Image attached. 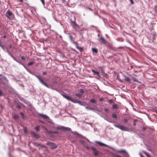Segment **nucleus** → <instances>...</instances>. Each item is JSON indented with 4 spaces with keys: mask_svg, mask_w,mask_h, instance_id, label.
Wrapping results in <instances>:
<instances>
[{
    "mask_svg": "<svg viewBox=\"0 0 157 157\" xmlns=\"http://www.w3.org/2000/svg\"><path fill=\"white\" fill-rule=\"evenodd\" d=\"M41 84L46 87L52 90H55L58 93L61 92L60 90L61 89H60L59 86H57V82L56 81H53L50 84H48L44 81L43 80Z\"/></svg>",
    "mask_w": 157,
    "mask_h": 157,
    "instance_id": "nucleus-1",
    "label": "nucleus"
},
{
    "mask_svg": "<svg viewBox=\"0 0 157 157\" xmlns=\"http://www.w3.org/2000/svg\"><path fill=\"white\" fill-rule=\"evenodd\" d=\"M56 129L57 130L59 129L62 130L63 131H70L72 133H73L74 134L77 135L82 138H86L85 136L82 135L81 134L78 133L76 131H72L71 128L69 127H65L63 126H60L56 127Z\"/></svg>",
    "mask_w": 157,
    "mask_h": 157,
    "instance_id": "nucleus-2",
    "label": "nucleus"
},
{
    "mask_svg": "<svg viewBox=\"0 0 157 157\" xmlns=\"http://www.w3.org/2000/svg\"><path fill=\"white\" fill-rule=\"evenodd\" d=\"M114 126L122 131H129V129L127 127L120 124H114Z\"/></svg>",
    "mask_w": 157,
    "mask_h": 157,
    "instance_id": "nucleus-3",
    "label": "nucleus"
},
{
    "mask_svg": "<svg viewBox=\"0 0 157 157\" xmlns=\"http://www.w3.org/2000/svg\"><path fill=\"white\" fill-rule=\"evenodd\" d=\"M90 105H91V104H90L89 105L84 102L82 106H84L87 110L94 111L95 109V107H96V106H95L94 108H93L92 106H90Z\"/></svg>",
    "mask_w": 157,
    "mask_h": 157,
    "instance_id": "nucleus-4",
    "label": "nucleus"
},
{
    "mask_svg": "<svg viewBox=\"0 0 157 157\" xmlns=\"http://www.w3.org/2000/svg\"><path fill=\"white\" fill-rule=\"evenodd\" d=\"M61 92H59V93L62 95L63 97L66 98L68 100L70 101L71 97L68 95V94L63 92L62 90H60Z\"/></svg>",
    "mask_w": 157,
    "mask_h": 157,
    "instance_id": "nucleus-5",
    "label": "nucleus"
},
{
    "mask_svg": "<svg viewBox=\"0 0 157 157\" xmlns=\"http://www.w3.org/2000/svg\"><path fill=\"white\" fill-rule=\"evenodd\" d=\"M90 149H91L93 151L94 155L95 157L98 156L99 155V151L95 147L91 146Z\"/></svg>",
    "mask_w": 157,
    "mask_h": 157,
    "instance_id": "nucleus-6",
    "label": "nucleus"
},
{
    "mask_svg": "<svg viewBox=\"0 0 157 157\" xmlns=\"http://www.w3.org/2000/svg\"><path fill=\"white\" fill-rule=\"evenodd\" d=\"M46 144L47 145L50 146V148L52 150L55 149L57 147V146L54 143L48 141Z\"/></svg>",
    "mask_w": 157,
    "mask_h": 157,
    "instance_id": "nucleus-7",
    "label": "nucleus"
},
{
    "mask_svg": "<svg viewBox=\"0 0 157 157\" xmlns=\"http://www.w3.org/2000/svg\"><path fill=\"white\" fill-rule=\"evenodd\" d=\"M18 97L19 99H20L22 101H23L25 104L27 105L29 108H32V105L30 102L25 100L21 97L18 96Z\"/></svg>",
    "mask_w": 157,
    "mask_h": 157,
    "instance_id": "nucleus-8",
    "label": "nucleus"
},
{
    "mask_svg": "<svg viewBox=\"0 0 157 157\" xmlns=\"http://www.w3.org/2000/svg\"><path fill=\"white\" fill-rule=\"evenodd\" d=\"M30 134L33 137L36 139H38L40 138V136L39 135L33 131H30Z\"/></svg>",
    "mask_w": 157,
    "mask_h": 157,
    "instance_id": "nucleus-9",
    "label": "nucleus"
},
{
    "mask_svg": "<svg viewBox=\"0 0 157 157\" xmlns=\"http://www.w3.org/2000/svg\"><path fill=\"white\" fill-rule=\"evenodd\" d=\"M29 73L36 77L38 79L40 82L41 83H42L43 80L40 76L38 75H36L34 72L31 71H30Z\"/></svg>",
    "mask_w": 157,
    "mask_h": 157,
    "instance_id": "nucleus-10",
    "label": "nucleus"
},
{
    "mask_svg": "<svg viewBox=\"0 0 157 157\" xmlns=\"http://www.w3.org/2000/svg\"><path fill=\"white\" fill-rule=\"evenodd\" d=\"M103 118H104L105 120L111 123L112 122V121L111 117L109 116L107 114H105Z\"/></svg>",
    "mask_w": 157,
    "mask_h": 157,
    "instance_id": "nucleus-11",
    "label": "nucleus"
},
{
    "mask_svg": "<svg viewBox=\"0 0 157 157\" xmlns=\"http://www.w3.org/2000/svg\"><path fill=\"white\" fill-rule=\"evenodd\" d=\"M13 13L10 10H8L6 13V16L8 18L10 19L12 16L13 15Z\"/></svg>",
    "mask_w": 157,
    "mask_h": 157,
    "instance_id": "nucleus-12",
    "label": "nucleus"
},
{
    "mask_svg": "<svg viewBox=\"0 0 157 157\" xmlns=\"http://www.w3.org/2000/svg\"><path fill=\"white\" fill-rule=\"evenodd\" d=\"M79 142L82 144L84 147H85L86 149L89 150L90 149V147L86 145L85 143V142L82 140H80Z\"/></svg>",
    "mask_w": 157,
    "mask_h": 157,
    "instance_id": "nucleus-13",
    "label": "nucleus"
},
{
    "mask_svg": "<svg viewBox=\"0 0 157 157\" xmlns=\"http://www.w3.org/2000/svg\"><path fill=\"white\" fill-rule=\"evenodd\" d=\"M32 143L34 146L36 147L40 146L42 147H46V146H45L43 144H41L40 143L38 144L37 143L35 142H33Z\"/></svg>",
    "mask_w": 157,
    "mask_h": 157,
    "instance_id": "nucleus-14",
    "label": "nucleus"
},
{
    "mask_svg": "<svg viewBox=\"0 0 157 157\" xmlns=\"http://www.w3.org/2000/svg\"><path fill=\"white\" fill-rule=\"evenodd\" d=\"M38 115H39L42 118H43L46 119V120H49V117L47 115L45 114H43L42 113H39L38 114Z\"/></svg>",
    "mask_w": 157,
    "mask_h": 157,
    "instance_id": "nucleus-15",
    "label": "nucleus"
},
{
    "mask_svg": "<svg viewBox=\"0 0 157 157\" xmlns=\"http://www.w3.org/2000/svg\"><path fill=\"white\" fill-rule=\"evenodd\" d=\"M70 21L71 24L73 28H76L78 26V25L76 23L75 21H72L71 20H70Z\"/></svg>",
    "mask_w": 157,
    "mask_h": 157,
    "instance_id": "nucleus-16",
    "label": "nucleus"
},
{
    "mask_svg": "<svg viewBox=\"0 0 157 157\" xmlns=\"http://www.w3.org/2000/svg\"><path fill=\"white\" fill-rule=\"evenodd\" d=\"M89 102H90V103L93 104V105H91L93 106V107H92L93 108H94V107L95 106H94V104H97V101L94 98L91 99L90 100Z\"/></svg>",
    "mask_w": 157,
    "mask_h": 157,
    "instance_id": "nucleus-17",
    "label": "nucleus"
},
{
    "mask_svg": "<svg viewBox=\"0 0 157 157\" xmlns=\"http://www.w3.org/2000/svg\"><path fill=\"white\" fill-rule=\"evenodd\" d=\"M117 152H122L125 154L126 155V157H129L128 154L126 151L125 150L123 149H121L120 150H118Z\"/></svg>",
    "mask_w": 157,
    "mask_h": 157,
    "instance_id": "nucleus-18",
    "label": "nucleus"
},
{
    "mask_svg": "<svg viewBox=\"0 0 157 157\" xmlns=\"http://www.w3.org/2000/svg\"><path fill=\"white\" fill-rule=\"evenodd\" d=\"M95 143L97 144H98L100 146H105V147H108V146L103 143H102L100 141H95Z\"/></svg>",
    "mask_w": 157,
    "mask_h": 157,
    "instance_id": "nucleus-19",
    "label": "nucleus"
},
{
    "mask_svg": "<svg viewBox=\"0 0 157 157\" xmlns=\"http://www.w3.org/2000/svg\"><path fill=\"white\" fill-rule=\"evenodd\" d=\"M46 125L49 129H52L54 128V124H46Z\"/></svg>",
    "mask_w": 157,
    "mask_h": 157,
    "instance_id": "nucleus-20",
    "label": "nucleus"
},
{
    "mask_svg": "<svg viewBox=\"0 0 157 157\" xmlns=\"http://www.w3.org/2000/svg\"><path fill=\"white\" fill-rule=\"evenodd\" d=\"M70 101L75 103H78V100H77L76 99H73L71 97Z\"/></svg>",
    "mask_w": 157,
    "mask_h": 157,
    "instance_id": "nucleus-21",
    "label": "nucleus"
},
{
    "mask_svg": "<svg viewBox=\"0 0 157 157\" xmlns=\"http://www.w3.org/2000/svg\"><path fill=\"white\" fill-rule=\"evenodd\" d=\"M20 114L23 119L25 120L26 119L27 117L25 115L24 113L23 112H21L20 113Z\"/></svg>",
    "mask_w": 157,
    "mask_h": 157,
    "instance_id": "nucleus-22",
    "label": "nucleus"
},
{
    "mask_svg": "<svg viewBox=\"0 0 157 157\" xmlns=\"http://www.w3.org/2000/svg\"><path fill=\"white\" fill-rule=\"evenodd\" d=\"M98 40H101V41L104 44H106V42L105 40L102 36H101L98 39Z\"/></svg>",
    "mask_w": 157,
    "mask_h": 157,
    "instance_id": "nucleus-23",
    "label": "nucleus"
},
{
    "mask_svg": "<svg viewBox=\"0 0 157 157\" xmlns=\"http://www.w3.org/2000/svg\"><path fill=\"white\" fill-rule=\"evenodd\" d=\"M91 71L92 72L94 73L93 75H98V74L99 73V71H95L93 69H92L91 70Z\"/></svg>",
    "mask_w": 157,
    "mask_h": 157,
    "instance_id": "nucleus-24",
    "label": "nucleus"
},
{
    "mask_svg": "<svg viewBox=\"0 0 157 157\" xmlns=\"http://www.w3.org/2000/svg\"><path fill=\"white\" fill-rule=\"evenodd\" d=\"M92 51L93 53L97 54L98 53V50L96 48H92Z\"/></svg>",
    "mask_w": 157,
    "mask_h": 157,
    "instance_id": "nucleus-25",
    "label": "nucleus"
},
{
    "mask_svg": "<svg viewBox=\"0 0 157 157\" xmlns=\"http://www.w3.org/2000/svg\"><path fill=\"white\" fill-rule=\"evenodd\" d=\"M58 133L59 132L58 131L49 130L48 134H58Z\"/></svg>",
    "mask_w": 157,
    "mask_h": 157,
    "instance_id": "nucleus-26",
    "label": "nucleus"
},
{
    "mask_svg": "<svg viewBox=\"0 0 157 157\" xmlns=\"http://www.w3.org/2000/svg\"><path fill=\"white\" fill-rule=\"evenodd\" d=\"M40 126L39 125L36 126L35 128V130L37 132H38L40 131Z\"/></svg>",
    "mask_w": 157,
    "mask_h": 157,
    "instance_id": "nucleus-27",
    "label": "nucleus"
},
{
    "mask_svg": "<svg viewBox=\"0 0 157 157\" xmlns=\"http://www.w3.org/2000/svg\"><path fill=\"white\" fill-rule=\"evenodd\" d=\"M124 80L126 81L130 82V78L128 77H127L125 75H124Z\"/></svg>",
    "mask_w": 157,
    "mask_h": 157,
    "instance_id": "nucleus-28",
    "label": "nucleus"
},
{
    "mask_svg": "<svg viewBox=\"0 0 157 157\" xmlns=\"http://www.w3.org/2000/svg\"><path fill=\"white\" fill-rule=\"evenodd\" d=\"M41 127L44 129L45 130V131L48 133V132H49V130H48V128L46 127L45 126H43V125H42L41 126Z\"/></svg>",
    "mask_w": 157,
    "mask_h": 157,
    "instance_id": "nucleus-29",
    "label": "nucleus"
},
{
    "mask_svg": "<svg viewBox=\"0 0 157 157\" xmlns=\"http://www.w3.org/2000/svg\"><path fill=\"white\" fill-rule=\"evenodd\" d=\"M19 116L16 114H14L13 116V118L15 120H17L19 119Z\"/></svg>",
    "mask_w": 157,
    "mask_h": 157,
    "instance_id": "nucleus-30",
    "label": "nucleus"
},
{
    "mask_svg": "<svg viewBox=\"0 0 157 157\" xmlns=\"http://www.w3.org/2000/svg\"><path fill=\"white\" fill-rule=\"evenodd\" d=\"M99 70L101 71V73L103 74V73H104L105 71L103 69V68L101 67H99Z\"/></svg>",
    "mask_w": 157,
    "mask_h": 157,
    "instance_id": "nucleus-31",
    "label": "nucleus"
},
{
    "mask_svg": "<svg viewBox=\"0 0 157 157\" xmlns=\"http://www.w3.org/2000/svg\"><path fill=\"white\" fill-rule=\"evenodd\" d=\"M68 34L69 35V38L71 42L73 43V42H74L73 40V37L71 35L70 33H68Z\"/></svg>",
    "mask_w": 157,
    "mask_h": 157,
    "instance_id": "nucleus-32",
    "label": "nucleus"
},
{
    "mask_svg": "<svg viewBox=\"0 0 157 157\" xmlns=\"http://www.w3.org/2000/svg\"><path fill=\"white\" fill-rule=\"evenodd\" d=\"M23 131L24 133L25 134H27L28 133L27 128L26 127H24L23 128Z\"/></svg>",
    "mask_w": 157,
    "mask_h": 157,
    "instance_id": "nucleus-33",
    "label": "nucleus"
},
{
    "mask_svg": "<svg viewBox=\"0 0 157 157\" xmlns=\"http://www.w3.org/2000/svg\"><path fill=\"white\" fill-rule=\"evenodd\" d=\"M48 121L47 123L46 124H54V123L52 122V120L49 118V120H48Z\"/></svg>",
    "mask_w": 157,
    "mask_h": 157,
    "instance_id": "nucleus-34",
    "label": "nucleus"
},
{
    "mask_svg": "<svg viewBox=\"0 0 157 157\" xmlns=\"http://www.w3.org/2000/svg\"><path fill=\"white\" fill-rule=\"evenodd\" d=\"M2 48L5 52H7L9 50L7 47H6L4 46L3 47H2Z\"/></svg>",
    "mask_w": 157,
    "mask_h": 157,
    "instance_id": "nucleus-35",
    "label": "nucleus"
},
{
    "mask_svg": "<svg viewBox=\"0 0 157 157\" xmlns=\"http://www.w3.org/2000/svg\"><path fill=\"white\" fill-rule=\"evenodd\" d=\"M79 92L80 93V94L81 95L83 94L85 92L84 90L82 88H80L79 89Z\"/></svg>",
    "mask_w": 157,
    "mask_h": 157,
    "instance_id": "nucleus-36",
    "label": "nucleus"
},
{
    "mask_svg": "<svg viewBox=\"0 0 157 157\" xmlns=\"http://www.w3.org/2000/svg\"><path fill=\"white\" fill-rule=\"evenodd\" d=\"M75 95L79 98H81L82 97V95L79 93H75Z\"/></svg>",
    "mask_w": 157,
    "mask_h": 157,
    "instance_id": "nucleus-37",
    "label": "nucleus"
},
{
    "mask_svg": "<svg viewBox=\"0 0 157 157\" xmlns=\"http://www.w3.org/2000/svg\"><path fill=\"white\" fill-rule=\"evenodd\" d=\"M132 79L133 80V81L135 82H137L138 83H140V82L138 81V80L137 79H136V78L135 77H132Z\"/></svg>",
    "mask_w": 157,
    "mask_h": 157,
    "instance_id": "nucleus-38",
    "label": "nucleus"
},
{
    "mask_svg": "<svg viewBox=\"0 0 157 157\" xmlns=\"http://www.w3.org/2000/svg\"><path fill=\"white\" fill-rule=\"evenodd\" d=\"M112 108L114 109H117L118 108V106L116 104H114L112 106Z\"/></svg>",
    "mask_w": 157,
    "mask_h": 157,
    "instance_id": "nucleus-39",
    "label": "nucleus"
},
{
    "mask_svg": "<svg viewBox=\"0 0 157 157\" xmlns=\"http://www.w3.org/2000/svg\"><path fill=\"white\" fill-rule=\"evenodd\" d=\"M112 117L114 118L117 119V117L116 114L115 113H113L112 115Z\"/></svg>",
    "mask_w": 157,
    "mask_h": 157,
    "instance_id": "nucleus-40",
    "label": "nucleus"
},
{
    "mask_svg": "<svg viewBox=\"0 0 157 157\" xmlns=\"http://www.w3.org/2000/svg\"><path fill=\"white\" fill-rule=\"evenodd\" d=\"M113 155L112 156L113 157H122L121 156L116 154H115L113 153L112 154Z\"/></svg>",
    "mask_w": 157,
    "mask_h": 157,
    "instance_id": "nucleus-41",
    "label": "nucleus"
},
{
    "mask_svg": "<svg viewBox=\"0 0 157 157\" xmlns=\"http://www.w3.org/2000/svg\"><path fill=\"white\" fill-rule=\"evenodd\" d=\"M77 49L79 50L80 52H82L83 50V48L82 47L79 46L78 47Z\"/></svg>",
    "mask_w": 157,
    "mask_h": 157,
    "instance_id": "nucleus-42",
    "label": "nucleus"
},
{
    "mask_svg": "<svg viewBox=\"0 0 157 157\" xmlns=\"http://www.w3.org/2000/svg\"><path fill=\"white\" fill-rule=\"evenodd\" d=\"M16 107L17 108V109H21V105H19V104H17L16 106Z\"/></svg>",
    "mask_w": 157,
    "mask_h": 157,
    "instance_id": "nucleus-43",
    "label": "nucleus"
},
{
    "mask_svg": "<svg viewBox=\"0 0 157 157\" xmlns=\"http://www.w3.org/2000/svg\"><path fill=\"white\" fill-rule=\"evenodd\" d=\"M102 75L103 76H105L106 78H108L109 77V75L105 73V72H104V73H103Z\"/></svg>",
    "mask_w": 157,
    "mask_h": 157,
    "instance_id": "nucleus-44",
    "label": "nucleus"
},
{
    "mask_svg": "<svg viewBox=\"0 0 157 157\" xmlns=\"http://www.w3.org/2000/svg\"><path fill=\"white\" fill-rule=\"evenodd\" d=\"M73 44H74L75 45V47L77 48H78V47H79V46H78V43H77L76 42H75V41L73 42Z\"/></svg>",
    "mask_w": 157,
    "mask_h": 157,
    "instance_id": "nucleus-45",
    "label": "nucleus"
},
{
    "mask_svg": "<svg viewBox=\"0 0 157 157\" xmlns=\"http://www.w3.org/2000/svg\"><path fill=\"white\" fill-rule=\"evenodd\" d=\"M34 62L33 61L30 62H29V63H28V66H30L32 65L33 64H34Z\"/></svg>",
    "mask_w": 157,
    "mask_h": 157,
    "instance_id": "nucleus-46",
    "label": "nucleus"
},
{
    "mask_svg": "<svg viewBox=\"0 0 157 157\" xmlns=\"http://www.w3.org/2000/svg\"><path fill=\"white\" fill-rule=\"evenodd\" d=\"M7 52L8 53V54H9V56H10L11 57H13V55L10 52V51L8 50Z\"/></svg>",
    "mask_w": 157,
    "mask_h": 157,
    "instance_id": "nucleus-47",
    "label": "nucleus"
},
{
    "mask_svg": "<svg viewBox=\"0 0 157 157\" xmlns=\"http://www.w3.org/2000/svg\"><path fill=\"white\" fill-rule=\"evenodd\" d=\"M143 152L147 157H148L149 155L147 152L145 151H143Z\"/></svg>",
    "mask_w": 157,
    "mask_h": 157,
    "instance_id": "nucleus-48",
    "label": "nucleus"
},
{
    "mask_svg": "<svg viewBox=\"0 0 157 157\" xmlns=\"http://www.w3.org/2000/svg\"><path fill=\"white\" fill-rule=\"evenodd\" d=\"M84 102L81 101H78V103L80 105H82L83 104Z\"/></svg>",
    "mask_w": 157,
    "mask_h": 157,
    "instance_id": "nucleus-49",
    "label": "nucleus"
},
{
    "mask_svg": "<svg viewBox=\"0 0 157 157\" xmlns=\"http://www.w3.org/2000/svg\"><path fill=\"white\" fill-rule=\"evenodd\" d=\"M108 102H109V103L110 104H112L113 102V100L111 99L109 100H108Z\"/></svg>",
    "mask_w": 157,
    "mask_h": 157,
    "instance_id": "nucleus-50",
    "label": "nucleus"
},
{
    "mask_svg": "<svg viewBox=\"0 0 157 157\" xmlns=\"http://www.w3.org/2000/svg\"><path fill=\"white\" fill-rule=\"evenodd\" d=\"M38 121L39 122H41L42 123H43V124H46V123L44 122V121H42L40 120H38Z\"/></svg>",
    "mask_w": 157,
    "mask_h": 157,
    "instance_id": "nucleus-51",
    "label": "nucleus"
},
{
    "mask_svg": "<svg viewBox=\"0 0 157 157\" xmlns=\"http://www.w3.org/2000/svg\"><path fill=\"white\" fill-rule=\"evenodd\" d=\"M99 114L100 116L104 118V115H105V114H104L103 113H102L101 114Z\"/></svg>",
    "mask_w": 157,
    "mask_h": 157,
    "instance_id": "nucleus-52",
    "label": "nucleus"
},
{
    "mask_svg": "<svg viewBox=\"0 0 157 157\" xmlns=\"http://www.w3.org/2000/svg\"><path fill=\"white\" fill-rule=\"evenodd\" d=\"M43 5H45V1L44 0H40Z\"/></svg>",
    "mask_w": 157,
    "mask_h": 157,
    "instance_id": "nucleus-53",
    "label": "nucleus"
},
{
    "mask_svg": "<svg viewBox=\"0 0 157 157\" xmlns=\"http://www.w3.org/2000/svg\"><path fill=\"white\" fill-rule=\"evenodd\" d=\"M21 58L22 60H25V57L23 56H21Z\"/></svg>",
    "mask_w": 157,
    "mask_h": 157,
    "instance_id": "nucleus-54",
    "label": "nucleus"
},
{
    "mask_svg": "<svg viewBox=\"0 0 157 157\" xmlns=\"http://www.w3.org/2000/svg\"><path fill=\"white\" fill-rule=\"evenodd\" d=\"M97 15L100 18H101L103 19V20L105 19L103 17L101 16L100 15H99L98 13L97 14Z\"/></svg>",
    "mask_w": 157,
    "mask_h": 157,
    "instance_id": "nucleus-55",
    "label": "nucleus"
},
{
    "mask_svg": "<svg viewBox=\"0 0 157 157\" xmlns=\"http://www.w3.org/2000/svg\"><path fill=\"white\" fill-rule=\"evenodd\" d=\"M61 56L62 58H66L67 57L65 56V55L64 54H62Z\"/></svg>",
    "mask_w": 157,
    "mask_h": 157,
    "instance_id": "nucleus-56",
    "label": "nucleus"
},
{
    "mask_svg": "<svg viewBox=\"0 0 157 157\" xmlns=\"http://www.w3.org/2000/svg\"><path fill=\"white\" fill-rule=\"evenodd\" d=\"M3 95V93L2 91L0 90V96H1Z\"/></svg>",
    "mask_w": 157,
    "mask_h": 157,
    "instance_id": "nucleus-57",
    "label": "nucleus"
},
{
    "mask_svg": "<svg viewBox=\"0 0 157 157\" xmlns=\"http://www.w3.org/2000/svg\"><path fill=\"white\" fill-rule=\"evenodd\" d=\"M3 78L7 82H8V79L6 78V77H3Z\"/></svg>",
    "mask_w": 157,
    "mask_h": 157,
    "instance_id": "nucleus-58",
    "label": "nucleus"
},
{
    "mask_svg": "<svg viewBox=\"0 0 157 157\" xmlns=\"http://www.w3.org/2000/svg\"><path fill=\"white\" fill-rule=\"evenodd\" d=\"M129 1L131 4H133L134 3V2L133 0H129Z\"/></svg>",
    "mask_w": 157,
    "mask_h": 157,
    "instance_id": "nucleus-59",
    "label": "nucleus"
},
{
    "mask_svg": "<svg viewBox=\"0 0 157 157\" xmlns=\"http://www.w3.org/2000/svg\"><path fill=\"white\" fill-rule=\"evenodd\" d=\"M124 120L126 123H127L128 121V120L126 118L124 119Z\"/></svg>",
    "mask_w": 157,
    "mask_h": 157,
    "instance_id": "nucleus-60",
    "label": "nucleus"
},
{
    "mask_svg": "<svg viewBox=\"0 0 157 157\" xmlns=\"http://www.w3.org/2000/svg\"><path fill=\"white\" fill-rule=\"evenodd\" d=\"M85 139L86 140L88 141L89 143H92L89 140V139H88L87 138H85Z\"/></svg>",
    "mask_w": 157,
    "mask_h": 157,
    "instance_id": "nucleus-61",
    "label": "nucleus"
},
{
    "mask_svg": "<svg viewBox=\"0 0 157 157\" xmlns=\"http://www.w3.org/2000/svg\"><path fill=\"white\" fill-rule=\"evenodd\" d=\"M103 99H104V98H101L99 99V101H101L103 100Z\"/></svg>",
    "mask_w": 157,
    "mask_h": 157,
    "instance_id": "nucleus-62",
    "label": "nucleus"
},
{
    "mask_svg": "<svg viewBox=\"0 0 157 157\" xmlns=\"http://www.w3.org/2000/svg\"><path fill=\"white\" fill-rule=\"evenodd\" d=\"M147 129V128L145 127H143L142 128V130L143 131H145Z\"/></svg>",
    "mask_w": 157,
    "mask_h": 157,
    "instance_id": "nucleus-63",
    "label": "nucleus"
},
{
    "mask_svg": "<svg viewBox=\"0 0 157 157\" xmlns=\"http://www.w3.org/2000/svg\"><path fill=\"white\" fill-rule=\"evenodd\" d=\"M118 80L119 81V82H123V81L121 80V79H120V78H118Z\"/></svg>",
    "mask_w": 157,
    "mask_h": 157,
    "instance_id": "nucleus-64",
    "label": "nucleus"
}]
</instances>
